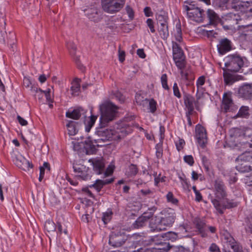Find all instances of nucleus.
I'll list each match as a JSON object with an SVG mask.
<instances>
[{
	"mask_svg": "<svg viewBox=\"0 0 252 252\" xmlns=\"http://www.w3.org/2000/svg\"><path fill=\"white\" fill-rule=\"evenodd\" d=\"M214 191L216 197L221 199L226 196L224 183L220 180H216L214 184Z\"/></svg>",
	"mask_w": 252,
	"mask_h": 252,
	"instance_id": "4468645a",
	"label": "nucleus"
},
{
	"mask_svg": "<svg viewBox=\"0 0 252 252\" xmlns=\"http://www.w3.org/2000/svg\"><path fill=\"white\" fill-rule=\"evenodd\" d=\"M146 23L150 29V31L154 33L155 32V27L154 25V22L151 19H148L146 21Z\"/></svg>",
	"mask_w": 252,
	"mask_h": 252,
	"instance_id": "13d9d810",
	"label": "nucleus"
},
{
	"mask_svg": "<svg viewBox=\"0 0 252 252\" xmlns=\"http://www.w3.org/2000/svg\"><path fill=\"white\" fill-rule=\"evenodd\" d=\"M223 205L225 208L229 209L236 207L237 206V202L227 200L225 202H224Z\"/></svg>",
	"mask_w": 252,
	"mask_h": 252,
	"instance_id": "6e6d98bb",
	"label": "nucleus"
},
{
	"mask_svg": "<svg viewBox=\"0 0 252 252\" xmlns=\"http://www.w3.org/2000/svg\"><path fill=\"white\" fill-rule=\"evenodd\" d=\"M73 149L75 151H81L83 149V140L80 142H73Z\"/></svg>",
	"mask_w": 252,
	"mask_h": 252,
	"instance_id": "603ef678",
	"label": "nucleus"
},
{
	"mask_svg": "<svg viewBox=\"0 0 252 252\" xmlns=\"http://www.w3.org/2000/svg\"><path fill=\"white\" fill-rule=\"evenodd\" d=\"M85 15L91 21L97 22L101 19V13L96 5H91L84 10Z\"/></svg>",
	"mask_w": 252,
	"mask_h": 252,
	"instance_id": "9d476101",
	"label": "nucleus"
},
{
	"mask_svg": "<svg viewBox=\"0 0 252 252\" xmlns=\"http://www.w3.org/2000/svg\"><path fill=\"white\" fill-rule=\"evenodd\" d=\"M194 2V1L190 0H188L184 2V3L187 4H184L183 8L186 12L191 10V9H195L198 7L197 6H195Z\"/></svg>",
	"mask_w": 252,
	"mask_h": 252,
	"instance_id": "37998d69",
	"label": "nucleus"
},
{
	"mask_svg": "<svg viewBox=\"0 0 252 252\" xmlns=\"http://www.w3.org/2000/svg\"><path fill=\"white\" fill-rule=\"evenodd\" d=\"M51 89H48L47 91H44V95L45 96L46 99L49 102H52V99L51 96Z\"/></svg>",
	"mask_w": 252,
	"mask_h": 252,
	"instance_id": "774afa93",
	"label": "nucleus"
},
{
	"mask_svg": "<svg viewBox=\"0 0 252 252\" xmlns=\"http://www.w3.org/2000/svg\"><path fill=\"white\" fill-rule=\"evenodd\" d=\"M153 215L154 214L152 212L143 213L133 223V228L138 229L145 226L148 220L152 217Z\"/></svg>",
	"mask_w": 252,
	"mask_h": 252,
	"instance_id": "2eb2a0df",
	"label": "nucleus"
},
{
	"mask_svg": "<svg viewBox=\"0 0 252 252\" xmlns=\"http://www.w3.org/2000/svg\"><path fill=\"white\" fill-rule=\"evenodd\" d=\"M66 45L70 54L72 57L75 58L76 62L79 61V58L76 55L77 47L76 45L72 41H68L66 43Z\"/></svg>",
	"mask_w": 252,
	"mask_h": 252,
	"instance_id": "72a5a7b5",
	"label": "nucleus"
},
{
	"mask_svg": "<svg viewBox=\"0 0 252 252\" xmlns=\"http://www.w3.org/2000/svg\"><path fill=\"white\" fill-rule=\"evenodd\" d=\"M194 223L196 225V228L198 230L200 233L201 234L202 236L204 237L207 236L205 232L204 227L205 225V223L201 219L196 218L194 220Z\"/></svg>",
	"mask_w": 252,
	"mask_h": 252,
	"instance_id": "473e14b6",
	"label": "nucleus"
},
{
	"mask_svg": "<svg viewBox=\"0 0 252 252\" xmlns=\"http://www.w3.org/2000/svg\"><path fill=\"white\" fill-rule=\"evenodd\" d=\"M84 110L82 108L79 107L77 109H74L72 111H67L66 113V117L74 120H78L82 113H83Z\"/></svg>",
	"mask_w": 252,
	"mask_h": 252,
	"instance_id": "cd10ccee",
	"label": "nucleus"
},
{
	"mask_svg": "<svg viewBox=\"0 0 252 252\" xmlns=\"http://www.w3.org/2000/svg\"><path fill=\"white\" fill-rule=\"evenodd\" d=\"M244 131V130L238 127L231 128L229 130V134L232 139L229 141V145H230L231 142H234L235 141V143L237 142V140L240 141V139L242 138L243 136Z\"/></svg>",
	"mask_w": 252,
	"mask_h": 252,
	"instance_id": "aec40b11",
	"label": "nucleus"
},
{
	"mask_svg": "<svg viewBox=\"0 0 252 252\" xmlns=\"http://www.w3.org/2000/svg\"><path fill=\"white\" fill-rule=\"evenodd\" d=\"M184 159L185 161L188 163L189 165H193L194 163V160L192 156H185L184 158Z\"/></svg>",
	"mask_w": 252,
	"mask_h": 252,
	"instance_id": "052dcab7",
	"label": "nucleus"
},
{
	"mask_svg": "<svg viewBox=\"0 0 252 252\" xmlns=\"http://www.w3.org/2000/svg\"><path fill=\"white\" fill-rule=\"evenodd\" d=\"M14 161L17 166L24 171H28L33 167L32 164L21 155L16 156Z\"/></svg>",
	"mask_w": 252,
	"mask_h": 252,
	"instance_id": "ddd939ff",
	"label": "nucleus"
},
{
	"mask_svg": "<svg viewBox=\"0 0 252 252\" xmlns=\"http://www.w3.org/2000/svg\"><path fill=\"white\" fill-rule=\"evenodd\" d=\"M31 91L36 98H37L40 101H42L44 96V91L36 86H32Z\"/></svg>",
	"mask_w": 252,
	"mask_h": 252,
	"instance_id": "f704fd0d",
	"label": "nucleus"
},
{
	"mask_svg": "<svg viewBox=\"0 0 252 252\" xmlns=\"http://www.w3.org/2000/svg\"><path fill=\"white\" fill-rule=\"evenodd\" d=\"M148 105L149 106V109L150 112L152 113H154L157 110V102L153 99H148Z\"/></svg>",
	"mask_w": 252,
	"mask_h": 252,
	"instance_id": "a18cd8bd",
	"label": "nucleus"
},
{
	"mask_svg": "<svg viewBox=\"0 0 252 252\" xmlns=\"http://www.w3.org/2000/svg\"><path fill=\"white\" fill-rule=\"evenodd\" d=\"M125 59V52L123 51L119 50V60L121 63H123Z\"/></svg>",
	"mask_w": 252,
	"mask_h": 252,
	"instance_id": "338daca9",
	"label": "nucleus"
},
{
	"mask_svg": "<svg viewBox=\"0 0 252 252\" xmlns=\"http://www.w3.org/2000/svg\"><path fill=\"white\" fill-rule=\"evenodd\" d=\"M234 154L238 155L235 158V162L239 164L236 166L237 169L241 172H248L252 170V151L249 148L242 152H234Z\"/></svg>",
	"mask_w": 252,
	"mask_h": 252,
	"instance_id": "f03ea898",
	"label": "nucleus"
},
{
	"mask_svg": "<svg viewBox=\"0 0 252 252\" xmlns=\"http://www.w3.org/2000/svg\"><path fill=\"white\" fill-rule=\"evenodd\" d=\"M44 228L48 232H53L56 230V225L53 221L48 220L45 222Z\"/></svg>",
	"mask_w": 252,
	"mask_h": 252,
	"instance_id": "58836bf2",
	"label": "nucleus"
},
{
	"mask_svg": "<svg viewBox=\"0 0 252 252\" xmlns=\"http://www.w3.org/2000/svg\"><path fill=\"white\" fill-rule=\"evenodd\" d=\"M118 108V106L110 101L105 102L100 105V127L95 132L99 138L97 140L103 142L115 140L114 130L106 129L104 127L115 119Z\"/></svg>",
	"mask_w": 252,
	"mask_h": 252,
	"instance_id": "f257e3e1",
	"label": "nucleus"
},
{
	"mask_svg": "<svg viewBox=\"0 0 252 252\" xmlns=\"http://www.w3.org/2000/svg\"><path fill=\"white\" fill-rule=\"evenodd\" d=\"M162 215L163 216L160 218V220L162 227L166 228L171 226L176 218L175 212L172 210H169L163 211Z\"/></svg>",
	"mask_w": 252,
	"mask_h": 252,
	"instance_id": "f8f14e48",
	"label": "nucleus"
},
{
	"mask_svg": "<svg viewBox=\"0 0 252 252\" xmlns=\"http://www.w3.org/2000/svg\"><path fill=\"white\" fill-rule=\"evenodd\" d=\"M74 171L77 174V176L84 180H87L91 178V171L89 167L82 164H74Z\"/></svg>",
	"mask_w": 252,
	"mask_h": 252,
	"instance_id": "9b49d317",
	"label": "nucleus"
},
{
	"mask_svg": "<svg viewBox=\"0 0 252 252\" xmlns=\"http://www.w3.org/2000/svg\"><path fill=\"white\" fill-rule=\"evenodd\" d=\"M241 20L238 14L229 13L225 16L221 24L225 30H232L234 28L235 25L238 24V21Z\"/></svg>",
	"mask_w": 252,
	"mask_h": 252,
	"instance_id": "6e6552de",
	"label": "nucleus"
},
{
	"mask_svg": "<svg viewBox=\"0 0 252 252\" xmlns=\"http://www.w3.org/2000/svg\"><path fill=\"white\" fill-rule=\"evenodd\" d=\"M138 169L136 165L130 164L126 171V174L128 177H132L136 175L138 172Z\"/></svg>",
	"mask_w": 252,
	"mask_h": 252,
	"instance_id": "79ce46f5",
	"label": "nucleus"
},
{
	"mask_svg": "<svg viewBox=\"0 0 252 252\" xmlns=\"http://www.w3.org/2000/svg\"><path fill=\"white\" fill-rule=\"evenodd\" d=\"M195 138L199 146L204 148L207 143V132L205 128L200 125L196 126Z\"/></svg>",
	"mask_w": 252,
	"mask_h": 252,
	"instance_id": "1a4fd4ad",
	"label": "nucleus"
},
{
	"mask_svg": "<svg viewBox=\"0 0 252 252\" xmlns=\"http://www.w3.org/2000/svg\"><path fill=\"white\" fill-rule=\"evenodd\" d=\"M161 82L162 87L167 90L169 89V88L167 85V76L166 74H163L161 76Z\"/></svg>",
	"mask_w": 252,
	"mask_h": 252,
	"instance_id": "3c124183",
	"label": "nucleus"
},
{
	"mask_svg": "<svg viewBox=\"0 0 252 252\" xmlns=\"http://www.w3.org/2000/svg\"><path fill=\"white\" fill-rule=\"evenodd\" d=\"M127 238L128 236L124 230L112 232L109 237V243L114 247H120L126 243Z\"/></svg>",
	"mask_w": 252,
	"mask_h": 252,
	"instance_id": "423d86ee",
	"label": "nucleus"
},
{
	"mask_svg": "<svg viewBox=\"0 0 252 252\" xmlns=\"http://www.w3.org/2000/svg\"><path fill=\"white\" fill-rule=\"evenodd\" d=\"M78 123L70 121L66 125L68 129V133L69 135H75L78 132V128L77 126Z\"/></svg>",
	"mask_w": 252,
	"mask_h": 252,
	"instance_id": "7c9ffc66",
	"label": "nucleus"
},
{
	"mask_svg": "<svg viewBox=\"0 0 252 252\" xmlns=\"http://www.w3.org/2000/svg\"><path fill=\"white\" fill-rule=\"evenodd\" d=\"M166 198L168 202H171L173 204H176L178 202V200L174 197L173 193L171 192H169L167 193Z\"/></svg>",
	"mask_w": 252,
	"mask_h": 252,
	"instance_id": "5fc2aeb1",
	"label": "nucleus"
},
{
	"mask_svg": "<svg viewBox=\"0 0 252 252\" xmlns=\"http://www.w3.org/2000/svg\"><path fill=\"white\" fill-rule=\"evenodd\" d=\"M79 82L80 80L79 79H75L72 83L71 91L72 92V95L74 96L78 95L80 92V85Z\"/></svg>",
	"mask_w": 252,
	"mask_h": 252,
	"instance_id": "c9c22d12",
	"label": "nucleus"
},
{
	"mask_svg": "<svg viewBox=\"0 0 252 252\" xmlns=\"http://www.w3.org/2000/svg\"><path fill=\"white\" fill-rule=\"evenodd\" d=\"M223 75L225 83L226 85L232 84L234 81H236L235 76L234 75L230 72L231 71L228 70V68L223 69Z\"/></svg>",
	"mask_w": 252,
	"mask_h": 252,
	"instance_id": "c85d7f7f",
	"label": "nucleus"
},
{
	"mask_svg": "<svg viewBox=\"0 0 252 252\" xmlns=\"http://www.w3.org/2000/svg\"><path fill=\"white\" fill-rule=\"evenodd\" d=\"M135 100L137 104L144 107L148 105V99L144 98L143 97L140 95L137 94L135 96Z\"/></svg>",
	"mask_w": 252,
	"mask_h": 252,
	"instance_id": "4c0bfd02",
	"label": "nucleus"
},
{
	"mask_svg": "<svg viewBox=\"0 0 252 252\" xmlns=\"http://www.w3.org/2000/svg\"><path fill=\"white\" fill-rule=\"evenodd\" d=\"M165 237L169 240L173 241L176 240L178 238V234L176 233L173 232H168L165 234Z\"/></svg>",
	"mask_w": 252,
	"mask_h": 252,
	"instance_id": "864d4df0",
	"label": "nucleus"
},
{
	"mask_svg": "<svg viewBox=\"0 0 252 252\" xmlns=\"http://www.w3.org/2000/svg\"><path fill=\"white\" fill-rule=\"evenodd\" d=\"M240 27L242 28L243 32L246 35L252 37V24L242 25Z\"/></svg>",
	"mask_w": 252,
	"mask_h": 252,
	"instance_id": "c03bdc74",
	"label": "nucleus"
},
{
	"mask_svg": "<svg viewBox=\"0 0 252 252\" xmlns=\"http://www.w3.org/2000/svg\"><path fill=\"white\" fill-rule=\"evenodd\" d=\"M163 141L160 140L159 142L156 145V155L158 158L159 159L162 157L163 155V148H162Z\"/></svg>",
	"mask_w": 252,
	"mask_h": 252,
	"instance_id": "a19ab883",
	"label": "nucleus"
},
{
	"mask_svg": "<svg viewBox=\"0 0 252 252\" xmlns=\"http://www.w3.org/2000/svg\"><path fill=\"white\" fill-rule=\"evenodd\" d=\"M157 21V25L158 26H162L163 25H168L167 16L162 14H158L156 17Z\"/></svg>",
	"mask_w": 252,
	"mask_h": 252,
	"instance_id": "ea45409f",
	"label": "nucleus"
},
{
	"mask_svg": "<svg viewBox=\"0 0 252 252\" xmlns=\"http://www.w3.org/2000/svg\"><path fill=\"white\" fill-rule=\"evenodd\" d=\"M203 12H204L203 10L197 7L195 9H191V10L186 13L189 18L193 20L197 21L201 20Z\"/></svg>",
	"mask_w": 252,
	"mask_h": 252,
	"instance_id": "5701e85b",
	"label": "nucleus"
},
{
	"mask_svg": "<svg viewBox=\"0 0 252 252\" xmlns=\"http://www.w3.org/2000/svg\"><path fill=\"white\" fill-rule=\"evenodd\" d=\"M244 64L243 58L238 54H230L225 58V66L231 72L239 71Z\"/></svg>",
	"mask_w": 252,
	"mask_h": 252,
	"instance_id": "20e7f679",
	"label": "nucleus"
},
{
	"mask_svg": "<svg viewBox=\"0 0 252 252\" xmlns=\"http://www.w3.org/2000/svg\"><path fill=\"white\" fill-rule=\"evenodd\" d=\"M173 59L178 68L182 70L185 67L186 62L183 52L173 54Z\"/></svg>",
	"mask_w": 252,
	"mask_h": 252,
	"instance_id": "b1692460",
	"label": "nucleus"
},
{
	"mask_svg": "<svg viewBox=\"0 0 252 252\" xmlns=\"http://www.w3.org/2000/svg\"><path fill=\"white\" fill-rule=\"evenodd\" d=\"M149 220V227L152 231H158L165 229V227H163L161 225L160 218L153 216Z\"/></svg>",
	"mask_w": 252,
	"mask_h": 252,
	"instance_id": "a211bd4d",
	"label": "nucleus"
},
{
	"mask_svg": "<svg viewBox=\"0 0 252 252\" xmlns=\"http://www.w3.org/2000/svg\"><path fill=\"white\" fill-rule=\"evenodd\" d=\"M174 252H190V249L188 247L182 246H173L172 248Z\"/></svg>",
	"mask_w": 252,
	"mask_h": 252,
	"instance_id": "8fccbe9b",
	"label": "nucleus"
},
{
	"mask_svg": "<svg viewBox=\"0 0 252 252\" xmlns=\"http://www.w3.org/2000/svg\"><path fill=\"white\" fill-rule=\"evenodd\" d=\"M172 49H173V55L175 54H177V53L183 52V51H182L181 48L176 42H173Z\"/></svg>",
	"mask_w": 252,
	"mask_h": 252,
	"instance_id": "4d7b16f0",
	"label": "nucleus"
},
{
	"mask_svg": "<svg viewBox=\"0 0 252 252\" xmlns=\"http://www.w3.org/2000/svg\"><path fill=\"white\" fill-rule=\"evenodd\" d=\"M217 48L219 53L223 55L231 50V42L227 38L221 39L220 40Z\"/></svg>",
	"mask_w": 252,
	"mask_h": 252,
	"instance_id": "f3484780",
	"label": "nucleus"
},
{
	"mask_svg": "<svg viewBox=\"0 0 252 252\" xmlns=\"http://www.w3.org/2000/svg\"><path fill=\"white\" fill-rule=\"evenodd\" d=\"M83 141V149H84L87 154L94 153L96 151L95 146L93 144L92 141L89 138H86Z\"/></svg>",
	"mask_w": 252,
	"mask_h": 252,
	"instance_id": "bb28decb",
	"label": "nucleus"
},
{
	"mask_svg": "<svg viewBox=\"0 0 252 252\" xmlns=\"http://www.w3.org/2000/svg\"><path fill=\"white\" fill-rule=\"evenodd\" d=\"M176 32L175 34V36L177 41L181 42L182 39V30L181 24H177L176 26Z\"/></svg>",
	"mask_w": 252,
	"mask_h": 252,
	"instance_id": "49530a36",
	"label": "nucleus"
},
{
	"mask_svg": "<svg viewBox=\"0 0 252 252\" xmlns=\"http://www.w3.org/2000/svg\"><path fill=\"white\" fill-rule=\"evenodd\" d=\"M173 90L174 95H175L178 98H180L181 97V95L179 92V90L177 86V84L176 83H175L174 84Z\"/></svg>",
	"mask_w": 252,
	"mask_h": 252,
	"instance_id": "680f3d73",
	"label": "nucleus"
},
{
	"mask_svg": "<svg viewBox=\"0 0 252 252\" xmlns=\"http://www.w3.org/2000/svg\"><path fill=\"white\" fill-rule=\"evenodd\" d=\"M237 142H231L230 147L232 149L234 152H242L246 149L252 147V133L250 130H246L244 131L242 138L240 139V141L237 140Z\"/></svg>",
	"mask_w": 252,
	"mask_h": 252,
	"instance_id": "7ed1b4c3",
	"label": "nucleus"
},
{
	"mask_svg": "<svg viewBox=\"0 0 252 252\" xmlns=\"http://www.w3.org/2000/svg\"><path fill=\"white\" fill-rule=\"evenodd\" d=\"M96 119V117L94 115H92L90 117V119L88 122L87 125L86 126V131L87 132L90 131L91 127L93 126L94 124L95 123V121Z\"/></svg>",
	"mask_w": 252,
	"mask_h": 252,
	"instance_id": "de8ad7c7",
	"label": "nucleus"
},
{
	"mask_svg": "<svg viewBox=\"0 0 252 252\" xmlns=\"http://www.w3.org/2000/svg\"><path fill=\"white\" fill-rule=\"evenodd\" d=\"M184 103L188 109L187 112L192 113L196 102L194 98L190 94H185L184 96Z\"/></svg>",
	"mask_w": 252,
	"mask_h": 252,
	"instance_id": "4be33fe9",
	"label": "nucleus"
},
{
	"mask_svg": "<svg viewBox=\"0 0 252 252\" xmlns=\"http://www.w3.org/2000/svg\"><path fill=\"white\" fill-rule=\"evenodd\" d=\"M112 212L111 211H108L105 213H103L102 220L105 224H106L109 222L112 217Z\"/></svg>",
	"mask_w": 252,
	"mask_h": 252,
	"instance_id": "09e8293b",
	"label": "nucleus"
},
{
	"mask_svg": "<svg viewBox=\"0 0 252 252\" xmlns=\"http://www.w3.org/2000/svg\"><path fill=\"white\" fill-rule=\"evenodd\" d=\"M211 252H220L219 247L215 243H212L209 247Z\"/></svg>",
	"mask_w": 252,
	"mask_h": 252,
	"instance_id": "e2e57ef3",
	"label": "nucleus"
},
{
	"mask_svg": "<svg viewBox=\"0 0 252 252\" xmlns=\"http://www.w3.org/2000/svg\"><path fill=\"white\" fill-rule=\"evenodd\" d=\"M239 94L244 98H252V85L246 84L242 86L239 91Z\"/></svg>",
	"mask_w": 252,
	"mask_h": 252,
	"instance_id": "393cba45",
	"label": "nucleus"
},
{
	"mask_svg": "<svg viewBox=\"0 0 252 252\" xmlns=\"http://www.w3.org/2000/svg\"><path fill=\"white\" fill-rule=\"evenodd\" d=\"M158 31L160 37L163 40H166L169 36L168 25L158 26Z\"/></svg>",
	"mask_w": 252,
	"mask_h": 252,
	"instance_id": "2f4dec72",
	"label": "nucleus"
},
{
	"mask_svg": "<svg viewBox=\"0 0 252 252\" xmlns=\"http://www.w3.org/2000/svg\"><path fill=\"white\" fill-rule=\"evenodd\" d=\"M125 2L126 0H101V6L104 12L114 14L123 8Z\"/></svg>",
	"mask_w": 252,
	"mask_h": 252,
	"instance_id": "39448f33",
	"label": "nucleus"
},
{
	"mask_svg": "<svg viewBox=\"0 0 252 252\" xmlns=\"http://www.w3.org/2000/svg\"><path fill=\"white\" fill-rule=\"evenodd\" d=\"M126 10L128 15L129 18L131 20H132L134 18V11L132 8L130 6L127 5L126 7Z\"/></svg>",
	"mask_w": 252,
	"mask_h": 252,
	"instance_id": "bf43d9fd",
	"label": "nucleus"
},
{
	"mask_svg": "<svg viewBox=\"0 0 252 252\" xmlns=\"http://www.w3.org/2000/svg\"><path fill=\"white\" fill-rule=\"evenodd\" d=\"M131 129L130 127H126V125L124 124L121 128L118 127L116 130H114L115 132V140H118L124 137L126 135L130 133Z\"/></svg>",
	"mask_w": 252,
	"mask_h": 252,
	"instance_id": "6ab92c4d",
	"label": "nucleus"
},
{
	"mask_svg": "<svg viewBox=\"0 0 252 252\" xmlns=\"http://www.w3.org/2000/svg\"><path fill=\"white\" fill-rule=\"evenodd\" d=\"M185 141L182 139H180L179 140V142L176 143V148L178 151H180L181 149L183 148V146L185 145Z\"/></svg>",
	"mask_w": 252,
	"mask_h": 252,
	"instance_id": "0e129e2a",
	"label": "nucleus"
},
{
	"mask_svg": "<svg viewBox=\"0 0 252 252\" xmlns=\"http://www.w3.org/2000/svg\"><path fill=\"white\" fill-rule=\"evenodd\" d=\"M113 178L109 179H106L105 180H101L97 179L95 181V183L89 186L91 188H94L97 192H99L104 186L111 184L113 182Z\"/></svg>",
	"mask_w": 252,
	"mask_h": 252,
	"instance_id": "a878e982",
	"label": "nucleus"
},
{
	"mask_svg": "<svg viewBox=\"0 0 252 252\" xmlns=\"http://www.w3.org/2000/svg\"><path fill=\"white\" fill-rule=\"evenodd\" d=\"M233 105L231 95L227 93H224L223 95L222 100V108L225 112H227L230 110L231 107Z\"/></svg>",
	"mask_w": 252,
	"mask_h": 252,
	"instance_id": "412c9836",
	"label": "nucleus"
},
{
	"mask_svg": "<svg viewBox=\"0 0 252 252\" xmlns=\"http://www.w3.org/2000/svg\"><path fill=\"white\" fill-rule=\"evenodd\" d=\"M207 17L209 20V24L211 25H216L220 21L218 15L211 9L208 10Z\"/></svg>",
	"mask_w": 252,
	"mask_h": 252,
	"instance_id": "c756f323",
	"label": "nucleus"
},
{
	"mask_svg": "<svg viewBox=\"0 0 252 252\" xmlns=\"http://www.w3.org/2000/svg\"><path fill=\"white\" fill-rule=\"evenodd\" d=\"M160 237H163L156 235L150 239L149 244L153 242L155 245V247L153 248L152 252H167L172 248L168 242H165L164 240L159 241V238Z\"/></svg>",
	"mask_w": 252,
	"mask_h": 252,
	"instance_id": "0eeeda50",
	"label": "nucleus"
},
{
	"mask_svg": "<svg viewBox=\"0 0 252 252\" xmlns=\"http://www.w3.org/2000/svg\"><path fill=\"white\" fill-rule=\"evenodd\" d=\"M89 162L93 166L94 171L98 175L104 172L105 164L103 159L100 158H91Z\"/></svg>",
	"mask_w": 252,
	"mask_h": 252,
	"instance_id": "dca6fc26",
	"label": "nucleus"
},
{
	"mask_svg": "<svg viewBox=\"0 0 252 252\" xmlns=\"http://www.w3.org/2000/svg\"><path fill=\"white\" fill-rule=\"evenodd\" d=\"M249 107L243 106L240 108L239 112L235 117H246L249 115Z\"/></svg>",
	"mask_w": 252,
	"mask_h": 252,
	"instance_id": "e433bc0d",
	"label": "nucleus"
},
{
	"mask_svg": "<svg viewBox=\"0 0 252 252\" xmlns=\"http://www.w3.org/2000/svg\"><path fill=\"white\" fill-rule=\"evenodd\" d=\"M205 78L203 76H201L198 78L196 82V85L198 87L202 86L205 83Z\"/></svg>",
	"mask_w": 252,
	"mask_h": 252,
	"instance_id": "69168bd1",
	"label": "nucleus"
}]
</instances>
